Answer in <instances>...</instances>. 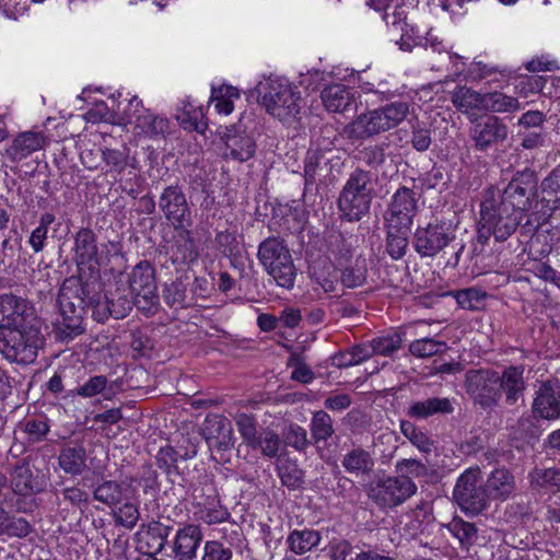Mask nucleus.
Returning a JSON list of instances; mask_svg holds the SVG:
<instances>
[{"label": "nucleus", "instance_id": "nucleus-1", "mask_svg": "<svg viewBox=\"0 0 560 560\" xmlns=\"http://www.w3.org/2000/svg\"><path fill=\"white\" fill-rule=\"evenodd\" d=\"M58 304L61 319L55 325L56 339L69 342L84 332L83 315L88 306L92 307V316L97 322L108 317L125 318L133 306L136 299L129 298L125 289L110 291L103 300L90 296L89 285L77 278L66 279L59 290Z\"/></svg>", "mask_w": 560, "mask_h": 560}, {"label": "nucleus", "instance_id": "nucleus-2", "mask_svg": "<svg viewBox=\"0 0 560 560\" xmlns=\"http://www.w3.org/2000/svg\"><path fill=\"white\" fill-rule=\"evenodd\" d=\"M257 89L267 113L285 124L298 119L304 105L299 86L285 78H268Z\"/></svg>", "mask_w": 560, "mask_h": 560}, {"label": "nucleus", "instance_id": "nucleus-3", "mask_svg": "<svg viewBox=\"0 0 560 560\" xmlns=\"http://www.w3.org/2000/svg\"><path fill=\"white\" fill-rule=\"evenodd\" d=\"M42 326L0 329V353L10 362L32 363L45 343Z\"/></svg>", "mask_w": 560, "mask_h": 560}, {"label": "nucleus", "instance_id": "nucleus-4", "mask_svg": "<svg viewBox=\"0 0 560 560\" xmlns=\"http://www.w3.org/2000/svg\"><path fill=\"white\" fill-rule=\"evenodd\" d=\"M374 196L373 175L362 168L354 170L347 179L338 206L349 221H359L370 211Z\"/></svg>", "mask_w": 560, "mask_h": 560}, {"label": "nucleus", "instance_id": "nucleus-5", "mask_svg": "<svg viewBox=\"0 0 560 560\" xmlns=\"http://www.w3.org/2000/svg\"><path fill=\"white\" fill-rule=\"evenodd\" d=\"M522 217L505 202L498 201L493 196L481 202L478 236L488 240L493 235L495 241L508 240L521 223Z\"/></svg>", "mask_w": 560, "mask_h": 560}, {"label": "nucleus", "instance_id": "nucleus-6", "mask_svg": "<svg viewBox=\"0 0 560 560\" xmlns=\"http://www.w3.org/2000/svg\"><path fill=\"white\" fill-rule=\"evenodd\" d=\"M258 259L276 283L284 289H292L296 278V268L284 242L268 237L258 247Z\"/></svg>", "mask_w": 560, "mask_h": 560}, {"label": "nucleus", "instance_id": "nucleus-7", "mask_svg": "<svg viewBox=\"0 0 560 560\" xmlns=\"http://www.w3.org/2000/svg\"><path fill=\"white\" fill-rule=\"evenodd\" d=\"M453 497L459 508L471 515H477L488 508L489 494L479 467H470L458 477Z\"/></svg>", "mask_w": 560, "mask_h": 560}, {"label": "nucleus", "instance_id": "nucleus-8", "mask_svg": "<svg viewBox=\"0 0 560 560\" xmlns=\"http://www.w3.org/2000/svg\"><path fill=\"white\" fill-rule=\"evenodd\" d=\"M464 388L475 405L483 410L494 408L500 398L499 372L485 369H470L465 373Z\"/></svg>", "mask_w": 560, "mask_h": 560}, {"label": "nucleus", "instance_id": "nucleus-9", "mask_svg": "<svg viewBox=\"0 0 560 560\" xmlns=\"http://www.w3.org/2000/svg\"><path fill=\"white\" fill-rule=\"evenodd\" d=\"M128 282L136 299V307L147 316L155 314L159 308V295L153 267L148 261H140L131 270Z\"/></svg>", "mask_w": 560, "mask_h": 560}, {"label": "nucleus", "instance_id": "nucleus-10", "mask_svg": "<svg viewBox=\"0 0 560 560\" xmlns=\"http://www.w3.org/2000/svg\"><path fill=\"white\" fill-rule=\"evenodd\" d=\"M417 489V485L410 479L387 477L371 483L368 497L377 506L392 509L416 494Z\"/></svg>", "mask_w": 560, "mask_h": 560}, {"label": "nucleus", "instance_id": "nucleus-11", "mask_svg": "<svg viewBox=\"0 0 560 560\" xmlns=\"http://www.w3.org/2000/svg\"><path fill=\"white\" fill-rule=\"evenodd\" d=\"M40 325L34 306L25 299L12 293L0 295V329Z\"/></svg>", "mask_w": 560, "mask_h": 560}, {"label": "nucleus", "instance_id": "nucleus-12", "mask_svg": "<svg viewBox=\"0 0 560 560\" xmlns=\"http://www.w3.org/2000/svg\"><path fill=\"white\" fill-rule=\"evenodd\" d=\"M454 231L451 224L443 221L429 223L424 228H418L415 232L413 245L422 257H434L454 240Z\"/></svg>", "mask_w": 560, "mask_h": 560}, {"label": "nucleus", "instance_id": "nucleus-13", "mask_svg": "<svg viewBox=\"0 0 560 560\" xmlns=\"http://www.w3.org/2000/svg\"><path fill=\"white\" fill-rule=\"evenodd\" d=\"M159 207L167 222L174 228H190L191 211L180 187L171 185L160 196Z\"/></svg>", "mask_w": 560, "mask_h": 560}, {"label": "nucleus", "instance_id": "nucleus-14", "mask_svg": "<svg viewBox=\"0 0 560 560\" xmlns=\"http://www.w3.org/2000/svg\"><path fill=\"white\" fill-rule=\"evenodd\" d=\"M536 186V177L533 172L525 168L517 172L503 190L500 202H505L513 211L522 213L532 205L530 194Z\"/></svg>", "mask_w": 560, "mask_h": 560}, {"label": "nucleus", "instance_id": "nucleus-15", "mask_svg": "<svg viewBox=\"0 0 560 560\" xmlns=\"http://www.w3.org/2000/svg\"><path fill=\"white\" fill-rule=\"evenodd\" d=\"M417 213V199L412 189L400 187L394 194L385 214L387 226L410 229Z\"/></svg>", "mask_w": 560, "mask_h": 560}, {"label": "nucleus", "instance_id": "nucleus-16", "mask_svg": "<svg viewBox=\"0 0 560 560\" xmlns=\"http://www.w3.org/2000/svg\"><path fill=\"white\" fill-rule=\"evenodd\" d=\"M86 120L90 137L121 138L122 126L115 122V114L109 110L104 102L96 103L90 110L82 115Z\"/></svg>", "mask_w": 560, "mask_h": 560}, {"label": "nucleus", "instance_id": "nucleus-17", "mask_svg": "<svg viewBox=\"0 0 560 560\" xmlns=\"http://www.w3.org/2000/svg\"><path fill=\"white\" fill-rule=\"evenodd\" d=\"M320 98L326 110L331 113H348L358 109V92L340 83L325 86L320 92Z\"/></svg>", "mask_w": 560, "mask_h": 560}, {"label": "nucleus", "instance_id": "nucleus-18", "mask_svg": "<svg viewBox=\"0 0 560 560\" xmlns=\"http://www.w3.org/2000/svg\"><path fill=\"white\" fill-rule=\"evenodd\" d=\"M201 527L196 524H186L180 527L173 540V553L176 560H194L202 541Z\"/></svg>", "mask_w": 560, "mask_h": 560}, {"label": "nucleus", "instance_id": "nucleus-19", "mask_svg": "<svg viewBox=\"0 0 560 560\" xmlns=\"http://www.w3.org/2000/svg\"><path fill=\"white\" fill-rule=\"evenodd\" d=\"M533 410L539 417L548 420L560 417L559 381H547L539 387L534 399Z\"/></svg>", "mask_w": 560, "mask_h": 560}, {"label": "nucleus", "instance_id": "nucleus-20", "mask_svg": "<svg viewBox=\"0 0 560 560\" xmlns=\"http://www.w3.org/2000/svg\"><path fill=\"white\" fill-rule=\"evenodd\" d=\"M203 431L210 447L226 451L234 444L232 423L223 416L213 415L207 417Z\"/></svg>", "mask_w": 560, "mask_h": 560}, {"label": "nucleus", "instance_id": "nucleus-21", "mask_svg": "<svg viewBox=\"0 0 560 560\" xmlns=\"http://www.w3.org/2000/svg\"><path fill=\"white\" fill-rule=\"evenodd\" d=\"M499 388L501 396L504 395L505 397L506 405L514 406L520 400L523 401L526 389L524 366L510 365L502 373H499Z\"/></svg>", "mask_w": 560, "mask_h": 560}, {"label": "nucleus", "instance_id": "nucleus-22", "mask_svg": "<svg viewBox=\"0 0 560 560\" xmlns=\"http://www.w3.org/2000/svg\"><path fill=\"white\" fill-rule=\"evenodd\" d=\"M453 412L454 406L450 398L432 396L422 400L411 401L406 415L416 420H427L430 417L451 415Z\"/></svg>", "mask_w": 560, "mask_h": 560}, {"label": "nucleus", "instance_id": "nucleus-23", "mask_svg": "<svg viewBox=\"0 0 560 560\" xmlns=\"http://www.w3.org/2000/svg\"><path fill=\"white\" fill-rule=\"evenodd\" d=\"M175 231L176 235L170 252L172 262L184 265L197 260L199 253L189 228H178Z\"/></svg>", "mask_w": 560, "mask_h": 560}, {"label": "nucleus", "instance_id": "nucleus-24", "mask_svg": "<svg viewBox=\"0 0 560 560\" xmlns=\"http://www.w3.org/2000/svg\"><path fill=\"white\" fill-rule=\"evenodd\" d=\"M489 500H508L515 491L516 483L513 474L505 468L494 469L485 482Z\"/></svg>", "mask_w": 560, "mask_h": 560}, {"label": "nucleus", "instance_id": "nucleus-25", "mask_svg": "<svg viewBox=\"0 0 560 560\" xmlns=\"http://www.w3.org/2000/svg\"><path fill=\"white\" fill-rule=\"evenodd\" d=\"M133 132L139 138H151L154 140L166 138L171 135L170 121L152 113H144L137 117Z\"/></svg>", "mask_w": 560, "mask_h": 560}, {"label": "nucleus", "instance_id": "nucleus-26", "mask_svg": "<svg viewBox=\"0 0 560 560\" xmlns=\"http://www.w3.org/2000/svg\"><path fill=\"white\" fill-rule=\"evenodd\" d=\"M388 130V125L384 121L380 109L360 115L349 127V137L364 139Z\"/></svg>", "mask_w": 560, "mask_h": 560}, {"label": "nucleus", "instance_id": "nucleus-27", "mask_svg": "<svg viewBox=\"0 0 560 560\" xmlns=\"http://www.w3.org/2000/svg\"><path fill=\"white\" fill-rule=\"evenodd\" d=\"M341 465L351 475L369 476L373 471L374 459L366 450L354 447L343 455Z\"/></svg>", "mask_w": 560, "mask_h": 560}, {"label": "nucleus", "instance_id": "nucleus-28", "mask_svg": "<svg viewBox=\"0 0 560 560\" xmlns=\"http://www.w3.org/2000/svg\"><path fill=\"white\" fill-rule=\"evenodd\" d=\"M340 271V282L343 287L354 289L364 284L368 276L366 259L362 255L345 266L336 268Z\"/></svg>", "mask_w": 560, "mask_h": 560}, {"label": "nucleus", "instance_id": "nucleus-29", "mask_svg": "<svg viewBox=\"0 0 560 560\" xmlns=\"http://www.w3.org/2000/svg\"><path fill=\"white\" fill-rule=\"evenodd\" d=\"M58 464L66 474L81 475L86 467L84 447L80 445L63 447L59 454Z\"/></svg>", "mask_w": 560, "mask_h": 560}, {"label": "nucleus", "instance_id": "nucleus-30", "mask_svg": "<svg viewBox=\"0 0 560 560\" xmlns=\"http://www.w3.org/2000/svg\"><path fill=\"white\" fill-rule=\"evenodd\" d=\"M530 486L535 489H545L551 492L560 491V464L552 467H536L529 475Z\"/></svg>", "mask_w": 560, "mask_h": 560}, {"label": "nucleus", "instance_id": "nucleus-31", "mask_svg": "<svg viewBox=\"0 0 560 560\" xmlns=\"http://www.w3.org/2000/svg\"><path fill=\"white\" fill-rule=\"evenodd\" d=\"M75 261L78 265H86L97 256V247L94 233L89 229H81L74 237Z\"/></svg>", "mask_w": 560, "mask_h": 560}, {"label": "nucleus", "instance_id": "nucleus-32", "mask_svg": "<svg viewBox=\"0 0 560 560\" xmlns=\"http://www.w3.org/2000/svg\"><path fill=\"white\" fill-rule=\"evenodd\" d=\"M240 98V92L232 85L212 86L210 104H213L218 114L230 115L234 110V102Z\"/></svg>", "mask_w": 560, "mask_h": 560}, {"label": "nucleus", "instance_id": "nucleus-33", "mask_svg": "<svg viewBox=\"0 0 560 560\" xmlns=\"http://www.w3.org/2000/svg\"><path fill=\"white\" fill-rule=\"evenodd\" d=\"M485 94H480L467 86H459L452 93L455 107L464 113L483 110Z\"/></svg>", "mask_w": 560, "mask_h": 560}, {"label": "nucleus", "instance_id": "nucleus-34", "mask_svg": "<svg viewBox=\"0 0 560 560\" xmlns=\"http://www.w3.org/2000/svg\"><path fill=\"white\" fill-rule=\"evenodd\" d=\"M281 446L282 441L279 434L269 428H265L259 431V434L248 447L259 451L266 457L273 458L278 456Z\"/></svg>", "mask_w": 560, "mask_h": 560}, {"label": "nucleus", "instance_id": "nucleus-35", "mask_svg": "<svg viewBox=\"0 0 560 560\" xmlns=\"http://www.w3.org/2000/svg\"><path fill=\"white\" fill-rule=\"evenodd\" d=\"M320 534L313 529L293 530L288 537V545L295 555H304L318 546Z\"/></svg>", "mask_w": 560, "mask_h": 560}, {"label": "nucleus", "instance_id": "nucleus-36", "mask_svg": "<svg viewBox=\"0 0 560 560\" xmlns=\"http://www.w3.org/2000/svg\"><path fill=\"white\" fill-rule=\"evenodd\" d=\"M196 517L207 525H215L228 522L231 517L229 510L218 500L197 505Z\"/></svg>", "mask_w": 560, "mask_h": 560}, {"label": "nucleus", "instance_id": "nucleus-37", "mask_svg": "<svg viewBox=\"0 0 560 560\" xmlns=\"http://www.w3.org/2000/svg\"><path fill=\"white\" fill-rule=\"evenodd\" d=\"M12 489L15 493L26 495L40 490L28 465H19L14 468L11 479Z\"/></svg>", "mask_w": 560, "mask_h": 560}, {"label": "nucleus", "instance_id": "nucleus-38", "mask_svg": "<svg viewBox=\"0 0 560 560\" xmlns=\"http://www.w3.org/2000/svg\"><path fill=\"white\" fill-rule=\"evenodd\" d=\"M475 140H504L508 129L498 117L487 116L475 126Z\"/></svg>", "mask_w": 560, "mask_h": 560}, {"label": "nucleus", "instance_id": "nucleus-39", "mask_svg": "<svg viewBox=\"0 0 560 560\" xmlns=\"http://www.w3.org/2000/svg\"><path fill=\"white\" fill-rule=\"evenodd\" d=\"M371 358V350L365 345H358L331 357V364L338 369L358 365Z\"/></svg>", "mask_w": 560, "mask_h": 560}, {"label": "nucleus", "instance_id": "nucleus-40", "mask_svg": "<svg viewBox=\"0 0 560 560\" xmlns=\"http://www.w3.org/2000/svg\"><path fill=\"white\" fill-rule=\"evenodd\" d=\"M310 429L311 436L315 443L326 442L335 434L334 421L324 410H318L313 413Z\"/></svg>", "mask_w": 560, "mask_h": 560}, {"label": "nucleus", "instance_id": "nucleus-41", "mask_svg": "<svg viewBox=\"0 0 560 560\" xmlns=\"http://www.w3.org/2000/svg\"><path fill=\"white\" fill-rule=\"evenodd\" d=\"M447 528L458 539L463 548L469 549L478 539V528L476 525L460 517H454L447 525Z\"/></svg>", "mask_w": 560, "mask_h": 560}, {"label": "nucleus", "instance_id": "nucleus-42", "mask_svg": "<svg viewBox=\"0 0 560 560\" xmlns=\"http://www.w3.org/2000/svg\"><path fill=\"white\" fill-rule=\"evenodd\" d=\"M93 498L108 506L117 505L124 499L122 486L114 480H103L94 488Z\"/></svg>", "mask_w": 560, "mask_h": 560}, {"label": "nucleus", "instance_id": "nucleus-43", "mask_svg": "<svg viewBox=\"0 0 560 560\" xmlns=\"http://www.w3.org/2000/svg\"><path fill=\"white\" fill-rule=\"evenodd\" d=\"M520 109L517 98L501 92L485 93L483 110L513 113Z\"/></svg>", "mask_w": 560, "mask_h": 560}, {"label": "nucleus", "instance_id": "nucleus-44", "mask_svg": "<svg viewBox=\"0 0 560 560\" xmlns=\"http://www.w3.org/2000/svg\"><path fill=\"white\" fill-rule=\"evenodd\" d=\"M400 431L402 435L420 452L430 453L432 450L433 442L428 436L425 432H423L420 428H418L415 423L408 420L400 421Z\"/></svg>", "mask_w": 560, "mask_h": 560}, {"label": "nucleus", "instance_id": "nucleus-45", "mask_svg": "<svg viewBox=\"0 0 560 560\" xmlns=\"http://www.w3.org/2000/svg\"><path fill=\"white\" fill-rule=\"evenodd\" d=\"M409 230L387 226L386 249L393 259H400L405 255Z\"/></svg>", "mask_w": 560, "mask_h": 560}, {"label": "nucleus", "instance_id": "nucleus-46", "mask_svg": "<svg viewBox=\"0 0 560 560\" xmlns=\"http://www.w3.org/2000/svg\"><path fill=\"white\" fill-rule=\"evenodd\" d=\"M331 254L334 256L335 268L345 266L355 259V256L361 255L358 253L351 238L338 236L331 245Z\"/></svg>", "mask_w": 560, "mask_h": 560}, {"label": "nucleus", "instance_id": "nucleus-47", "mask_svg": "<svg viewBox=\"0 0 560 560\" xmlns=\"http://www.w3.org/2000/svg\"><path fill=\"white\" fill-rule=\"evenodd\" d=\"M452 295L462 308L477 311L483 306L486 293L475 288L452 291Z\"/></svg>", "mask_w": 560, "mask_h": 560}, {"label": "nucleus", "instance_id": "nucleus-48", "mask_svg": "<svg viewBox=\"0 0 560 560\" xmlns=\"http://www.w3.org/2000/svg\"><path fill=\"white\" fill-rule=\"evenodd\" d=\"M364 345L365 348L371 350V357L374 354L389 355L401 347V338L398 334H390L375 338L371 342Z\"/></svg>", "mask_w": 560, "mask_h": 560}, {"label": "nucleus", "instance_id": "nucleus-49", "mask_svg": "<svg viewBox=\"0 0 560 560\" xmlns=\"http://www.w3.org/2000/svg\"><path fill=\"white\" fill-rule=\"evenodd\" d=\"M398 478L410 479L428 476V467L416 458H402L395 464Z\"/></svg>", "mask_w": 560, "mask_h": 560}, {"label": "nucleus", "instance_id": "nucleus-50", "mask_svg": "<svg viewBox=\"0 0 560 560\" xmlns=\"http://www.w3.org/2000/svg\"><path fill=\"white\" fill-rule=\"evenodd\" d=\"M55 221V215L50 212H45L40 215L39 225L32 232L30 236V244L35 253L44 249L45 241L49 225Z\"/></svg>", "mask_w": 560, "mask_h": 560}, {"label": "nucleus", "instance_id": "nucleus-51", "mask_svg": "<svg viewBox=\"0 0 560 560\" xmlns=\"http://www.w3.org/2000/svg\"><path fill=\"white\" fill-rule=\"evenodd\" d=\"M445 349V342L431 338L415 340L409 347L410 352L419 358H429L443 352Z\"/></svg>", "mask_w": 560, "mask_h": 560}, {"label": "nucleus", "instance_id": "nucleus-52", "mask_svg": "<svg viewBox=\"0 0 560 560\" xmlns=\"http://www.w3.org/2000/svg\"><path fill=\"white\" fill-rule=\"evenodd\" d=\"M279 477L289 489H298L303 483V471L295 463L284 462L278 466Z\"/></svg>", "mask_w": 560, "mask_h": 560}, {"label": "nucleus", "instance_id": "nucleus-53", "mask_svg": "<svg viewBox=\"0 0 560 560\" xmlns=\"http://www.w3.org/2000/svg\"><path fill=\"white\" fill-rule=\"evenodd\" d=\"M283 442L299 452L305 451L310 444L306 430L298 424H290L283 431Z\"/></svg>", "mask_w": 560, "mask_h": 560}, {"label": "nucleus", "instance_id": "nucleus-54", "mask_svg": "<svg viewBox=\"0 0 560 560\" xmlns=\"http://www.w3.org/2000/svg\"><path fill=\"white\" fill-rule=\"evenodd\" d=\"M165 303L171 307H184L186 303V285L182 280H175L163 289Z\"/></svg>", "mask_w": 560, "mask_h": 560}, {"label": "nucleus", "instance_id": "nucleus-55", "mask_svg": "<svg viewBox=\"0 0 560 560\" xmlns=\"http://www.w3.org/2000/svg\"><path fill=\"white\" fill-rule=\"evenodd\" d=\"M21 428L31 443L44 441L49 432V424L45 419H28L21 424Z\"/></svg>", "mask_w": 560, "mask_h": 560}, {"label": "nucleus", "instance_id": "nucleus-56", "mask_svg": "<svg viewBox=\"0 0 560 560\" xmlns=\"http://www.w3.org/2000/svg\"><path fill=\"white\" fill-rule=\"evenodd\" d=\"M255 148V142H234V147H230L228 142H224L222 155L225 159L244 162L254 155Z\"/></svg>", "mask_w": 560, "mask_h": 560}, {"label": "nucleus", "instance_id": "nucleus-57", "mask_svg": "<svg viewBox=\"0 0 560 560\" xmlns=\"http://www.w3.org/2000/svg\"><path fill=\"white\" fill-rule=\"evenodd\" d=\"M388 129L394 128L402 121L409 112V105L405 102L390 103L380 109Z\"/></svg>", "mask_w": 560, "mask_h": 560}, {"label": "nucleus", "instance_id": "nucleus-58", "mask_svg": "<svg viewBox=\"0 0 560 560\" xmlns=\"http://www.w3.org/2000/svg\"><path fill=\"white\" fill-rule=\"evenodd\" d=\"M233 551L219 540H207L202 548L201 560H232Z\"/></svg>", "mask_w": 560, "mask_h": 560}, {"label": "nucleus", "instance_id": "nucleus-59", "mask_svg": "<svg viewBox=\"0 0 560 560\" xmlns=\"http://www.w3.org/2000/svg\"><path fill=\"white\" fill-rule=\"evenodd\" d=\"M235 422L243 441L247 446H249V444L254 442L256 436L259 434L255 417L244 412L238 413L235 417Z\"/></svg>", "mask_w": 560, "mask_h": 560}, {"label": "nucleus", "instance_id": "nucleus-60", "mask_svg": "<svg viewBox=\"0 0 560 560\" xmlns=\"http://www.w3.org/2000/svg\"><path fill=\"white\" fill-rule=\"evenodd\" d=\"M541 191L548 201L560 203V164L542 180Z\"/></svg>", "mask_w": 560, "mask_h": 560}, {"label": "nucleus", "instance_id": "nucleus-61", "mask_svg": "<svg viewBox=\"0 0 560 560\" xmlns=\"http://www.w3.org/2000/svg\"><path fill=\"white\" fill-rule=\"evenodd\" d=\"M139 516L138 508L130 502H126L114 512L115 523L129 529L136 526Z\"/></svg>", "mask_w": 560, "mask_h": 560}, {"label": "nucleus", "instance_id": "nucleus-62", "mask_svg": "<svg viewBox=\"0 0 560 560\" xmlns=\"http://www.w3.org/2000/svg\"><path fill=\"white\" fill-rule=\"evenodd\" d=\"M323 158V150L316 143L315 147H311L307 150L304 166V176L306 184H313L316 179V171L319 165L320 159Z\"/></svg>", "mask_w": 560, "mask_h": 560}, {"label": "nucleus", "instance_id": "nucleus-63", "mask_svg": "<svg viewBox=\"0 0 560 560\" xmlns=\"http://www.w3.org/2000/svg\"><path fill=\"white\" fill-rule=\"evenodd\" d=\"M107 386V378L104 375L90 377L84 384L77 388V395L84 398H92L102 394Z\"/></svg>", "mask_w": 560, "mask_h": 560}, {"label": "nucleus", "instance_id": "nucleus-64", "mask_svg": "<svg viewBox=\"0 0 560 560\" xmlns=\"http://www.w3.org/2000/svg\"><path fill=\"white\" fill-rule=\"evenodd\" d=\"M354 158L370 166L378 165L384 161V150L378 144H370L359 149Z\"/></svg>", "mask_w": 560, "mask_h": 560}]
</instances>
